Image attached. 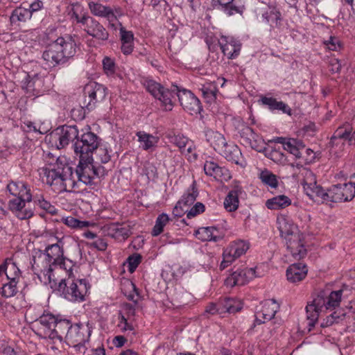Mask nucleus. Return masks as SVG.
Wrapping results in <instances>:
<instances>
[{
    "instance_id": "obj_1",
    "label": "nucleus",
    "mask_w": 355,
    "mask_h": 355,
    "mask_svg": "<svg viewBox=\"0 0 355 355\" xmlns=\"http://www.w3.org/2000/svg\"><path fill=\"white\" fill-rule=\"evenodd\" d=\"M31 263L35 274L42 273L49 281H51L52 272L57 267L66 270L69 276L72 273V261L64 257L63 249L58 243L48 245L44 252H36Z\"/></svg>"
},
{
    "instance_id": "obj_2",
    "label": "nucleus",
    "mask_w": 355,
    "mask_h": 355,
    "mask_svg": "<svg viewBox=\"0 0 355 355\" xmlns=\"http://www.w3.org/2000/svg\"><path fill=\"white\" fill-rule=\"evenodd\" d=\"M76 53V44L71 37H60L49 44L42 58L50 67H55L67 62Z\"/></svg>"
},
{
    "instance_id": "obj_3",
    "label": "nucleus",
    "mask_w": 355,
    "mask_h": 355,
    "mask_svg": "<svg viewBox=\"0 0 355 355\" xmlns=\"http://www.w3.org/2000/svg\"><path fill=\"white\" fill-rule=\"evenodd\" d=\"M347 290V287L344 286L340 290L331 292L328 296H326L324 292H321L307 304L306 311L309 320L308 325L310 327L309 330H311V327L315 326L321 313L340 305L343 293Z\"/></svg>"
},
{
    "instance_id": "obj_4",
    "label": "nucleus",
    "mask_w": 355,
    "mask_h": 355,
    "mask_svg": "<svg viewBox=\"0 0 355 355\" xmlns=\"http://www.w3.org/2000/svg\"><path fill=\"white\" fill-rule=\"evenodd\" d=\"M42 180L46 184L58 186L61 190H67V187H74L76 182L72 180V168L68 164L57 162L49 168H42Z\"/></svg>"
},
{
    "instance_id": "obj_5",
    "label": "nucleus",
    "mask_w": 355,
    "mask_h": 355,
    "mask_svg": "<svg viewBox=\"0 0 355 355\" xmlns=\"http://www.w3.org/2000/svg\"><path fill=\"white\" fill-rule=\"evenodd\" d=\"M98 146V137L92 132L83 134L74 143V151L79 158H92L93 152Z\"/></svg>"
},
{
    "instance_id": "obj_6",
    "label": "nucleus",
    "mask_w": 355,
    "mask_h": 355,
    "mask_svg": "<svg viewBox=\"0 0 355 355\" xmlns=\"http://www.w3.org/2000/svg\"><path fill=\"white\" fill-rule=\"evenodd\" d=\"M146 89L162 103L166 110H172L173 100L175 98V87L170 90L165 89L162 85L154 80H149L146 83Z\"/></svg>"
},
{
    "instance_id": "obj_7",
    "label": "nucleus",
    "mask_w": 355,
    "mask_h": 355,
    "mask_svg": "<svg viewBox=\"0 0 355 355\" xmlns=\"http://www.w3.org/2000/svg\"><path fill=\"white\" fill-rule=\"evenodd\" d=\"M308 196L315 201L322 200L328 202V191L326 192L315 181L313 173L309 170L304 171V178L302 182Z\"/></svg>"
},
{
    "instance_id": "obj_8",
    "label": "nucleus",
    "mask_w": 355,
    "mask_h": 355,
    "mask_svg": "<svg viewBox=\"0 0 355 355\" xmlns=\"http://www.w3.org/2000/svg\"><path fill=\"white\" fill-rule=\"evenodd\" d=\"M85 101L83 107L91 110L94 108L97 102L103 101L106 95V88L97 83H92L84 88Z\"/></svg>"
},
{
    "instance_id": "obj_9",
    "label": "nucleus",
    "mask_w": 355,
    "mask_h": 355,
    "mask_svg": "<svg viewBox=\"0 0 355 355\" xmlns=\"http://www.w3.org/2000/svg\"><path fill=\"white\" fill-rule=\"evenodd\" d=\"M177 96L183 109L190 114L200 113L201 105L199 99L190 91L183 89L180 91L175 86V97Z\"/></svg>"
},
{
    "instance_id": "obj_10",
    "label": "nucleus",
    "mask_w": 355,
    "mask_h": 355,
    "mask_svg": "<svg viewBox=\"0 0 355 355\" xmlns=\"http://www.w3.org/2000/svg\"><path fill=\"white\" fill-rule=\"evenodd\" d=\"M304 240V236L301 233L290 236L286 241L287 252L295 260H300L304 258L307 254Z\"/></svg>"
},
{
    "instance_id": "obj_11",
    "label": "nucleus",
    "mask_w": 355,
    "mask_h": 355,
    "mask_svg": "<svg viewBox=\"0 0 355 355\" xmlns=\"http://www.w3.org/2000/svg\"><path fill=\"white\" fill-rule=\"evenodd\" d=\"M249 248L248 244L243 241H238L234 242L228 248H227L223 254V260L220 263V268L225 269L232 263L236 258L245 253Z\"/></svg>"
},
{
    "instance_id": "obj_12",
    "label": "nucleus",
    "mask_w": 355,
    "mask_h": 355,
    "mask_svg": "<svg viewBox=\"0 0 355 355\" xmlns=\"http://www.w3.org/2000/svg\"><path fill=\"white\" fill-rule=\"evenodd\" d=\"M89 336L90 331L87 327L76 324L71 328L66 340L69 344L80 351L85 347V343L89 340Z\"/></svg>"
},
{
    "instance_id": "obj_13",
    "label": "nucleus",
    "mask_w": 355,
    "mask_h": 355,
    "mask_svg": "<svg viewBox=\"0 0 355 355\" xmlns=\"http://www.w3.org/2000/svg\"><path fill=\"white\" fill-rule=\"evenodd\" d=\"M78 130L74 125H64L58 128L56 132L51 135V137L58 141L56 146L61 149L67 146L70 141H74L78 138Z\"/></svg>"
},
{
    "instance_id": "obj_14",
    "label": "nucleus",
    "mask_w": 355,
    "mask_h": 355,
    "mask_svg": "<svg viewBox=\"0 0 355 355\" xmlns=\"http://www.w3.org/2000/svg\"><path fill=\"white\" fill-rule=\"evenodd\" d=\"M92 161L93 158H80L78 165L76 169L78 181L86 185L92 184L94 179Z\"/></svg>"
},
{
    "instance_id": "obj_15",
    "label": "nucleus",
    "mask_w": 355,
    "mask_h": 355,
    "mask_svg": "<svg viewBox=\"0 0 355 355\" xmlns=\"http://www.w3.org/2000/svg\"><path fill=\"white\" fill-rule=\"evenodd\" d=\"M80 23L85 25V31L93 37L98 40H107L109 33L107 30L98 21L89 17H83Z\"/></svg>"
},
{
    "instance_id": "obj_16",
    "label": "nucleus",
    "mask_w": 355,
    "mask_h": 355,
    "mask_svg": "<svg viewBox=\"0 0 355 355\" xmlns=\"http://www.w3.org/2000/svg\"><path fill=\"white\" fill-rule=\"evenodd\" d=\"M352 128L349 123L338 127L331 137L329 145L331 148L338 146L341 147L344 145V141L348 140L351 142L352 139H355V131L352 133Z\"/></svg>"
},
{
    "instance_id": "obj_17",
    "label": "nucleus",
    "mask_w": 355,
    "mask_h": 355,
    "mask_svg": "<svg viewBox=\"0 0 355 355\" xmlns=\"http://www.w3.org/2000/svg\"><path fill=\"white\" fill-rule=\"evenodd\" d=\"M239 134L246 145H248L252 149L258 152L262 151L263 145V140L254 132L252 128L243 125L239 130Z\"/></svg>"
},
{
    "instance_id": "obj_18",
    "label": "nucleus",
    "mask_w": 355,
    "mask_h": 355,
    "mask_svg": "<svg viewBox=\"0 0 355 355\" xmlns=\"http://www.w3.org/2000/svg\"><path fill=\"white\" fill-rule=\"evenodd\" d=\"M261 15L262 21L269 25L270 29L280 28L283 19L276 7L268 6L261 9Z\"/></svg>"
},
{
    "instance_id": "obj_19",
    "label": "nucleus",
    "mask_w": 355,
    "mask_h": 355,
    "mask_svg": "<svg viewBox=\"0 0 355 355\" xmlns=\"http://www.w3.org/2000/svg\"><path fill=\"white\" fill-rule=\"evenodd\" d=\"M254 272L255 271L252 268L245 270L238 269L225 279V284L230 287L244 285L250 279L254 277Z\"/></svg>"
},
{
    "instance_id": "obj_20",
    "label": "nucleus",
    "mask_w": 355,
    "mask_h": 355,
    "mask_svg": "<svg viewBox=\"0 0 355 355\" xmlns=\"http://www.w3.org/2000/svg\"><path fill=\"white\" fill-rule=\"evenodd\" d=\"M67 287V295L70 300L83 301L86 295L89 286H88L86 280L78 279L76 282L72 281Z\"/></svg>"
},
{
    "instance_id": "obj_21",
    "label": "nucleus",
    "mask_w": 355,
    "mask_h": 355,
    "mask_svg": "<svg viewBox=\"0 0 355 355\" xmlns=\"http://www.w3.org/2000/svg\"><path fill=\"white\" fill-rule=\"evenodd\" d=\"M279 309V304L273 299L263 302L261 311L256 315V321L259 324L264 323L272 319Z\"/></svg>"
},
{
    "instance_id": "obj_22",
    "label": "nucleus",
    "mask_w": 355,
    "mask_h": 355,
    "mask_svg": "<svg viewBox=\"0 0 355 355\" xmlns=\"http://www.w3.org/2000/svg\"><path fill=\"white\" fill-rule=\"evenodd\" d=\"M26 202H28L25 198L17 197L10 200L8 203L9 209L20 220H25L31 218L33 212L31 209L26 208Z\"/></svg>"
},
{
    "instance_id": "obj_23",
    "label": "nucleus",
    "mask_w": 355,
    "mask_h": 355,
    "mask_svg": "<svg viewBox=\"0 0 355 355\" xmlns=\"http://www.w3.org/2000/svg\"><path fill=\"white\" fill-rule=\"evenodd\" d=\"M204 171L206 175L214 177L219 181H227L231 175L228 169L220 167L213 161H206L204 164Z\"/></svg>"
},
{
    "instance_id": "obj_24",
    "label": "nucleus",
    "mask_w": 355,
    "mask_h": 355,
    "mask_svg": "<svg viewBox=\"0 0 355 355\" xmlns=\"http://www.w3.org/2000/svg\"><path fill=\"white\" fill-rule=\"evenodd\" d=\"M277 223L281 236L284 238L286 241L290 236L301 234L298 230L297 227L291 221V220L284 216L277 217Z\"/></svg>"
},
{
    "instance_id": "obj_25",
    "label": "nucleus",
    "mask_w": 355,
    "mask_h": 355,
    "mask_svg": "<svg viewBox=\"0 0 355 355\" xmlns=\"http://www.w3.org/2000/svg\"><path fill=\"white\" fill-rule=\"evenodd\" d=\"M308 272L307 266L302 263L291 264L286 270L287 279L292 283H296L305 278Z\"/></svg>"
},
{
    "instance_id": "obj_26",
    "label": "nucleus",
    "mask_w": 355,
    "mask_h": 355,
    "mask_svg": "<svg viewBox=\"0 0 355 355\" xmlns=\"http://www.w3.org/2000/svg\"><path fill=\"white\" fill-rule=\"evenodd\" d=\"M227 160L235 163L236 164L243 166L242 162V154L238 146L234 144H227L225 145L224 148L218 152Z\"/></svg>"
},
{
    "instance_id": "obj_27",
    "label": "nucleus",
    "mask_w": 355,
    "mask_h": 355,
    "mask_svg": "<svg viewBox=\"0 0 355 355\" xmlns=\"http://www.w3.org/2000/svg\"><path fill=\"white\" fill-rule=\"evenodd\" d=\"M8 192L16 197L25 198L28 202L32 200V195L26 184L20 181H10L7 185Z\"/></svg>"
},
{
    "instance_id": "obj_28",
    "label": "nucleus",
    "mask_w": 355,
    "mask_h": 355,
    "mask_svg": "<svg viewBox=\"0 0 355 355\" xmlns=\"http://www.w3.org/2000/svg\"><path fill=\"white\" fill-rule=\"evenodd\" d=\"M223 39L225 43L220 42V46L224 55H227L229 59L236 58L240 53L241 44L232 37H223Z\"/></svg>"
},
{
    "instance_id": "obj_29",
    "label": "nucleus",
    "mask_w": 355,
    "mask_h": 355,
    "mask_svg": "<svg viewBox=\"0 0 355 355\" xmlns=\"http://www.w3.org/2000/svg\"><path fill=\"white\" fill-rule=\"evenodd\" d=\"M73 326L68 320H58L56 319L53 332L49 334V338L50 339L58 338L60 340H62L64 336L67 338V334L69 333Z\"/></svg>"
},
{
    "instance_id": "obj_30",
    "label": "nucleus",
    "mask_w": 355,
    "mask_h": 355,
    "mask_svg": "<svg viewBox=\"0 0 355 355\" xmlns=\"http://www.w3.org/2000/svg\"><path fill=\"white\" fill-rule=\"evenodd\" d=\"M206 140L214 148L216 151L219 152L221 148H224L227 144L226 139L221 133L208 129L205 131Z\"/></svg>"
},
{
    "instance_id": "obj_31",
    "label": "nucleus",
    "mask_w": 355,
    "mask_h": 355,
    "mask_svg": "<svg viewBox=\"0 0 355 355\" xmlns=\"http://www.w3.org/2000/svg\"><path fill=\"white\" fill-rule=\"evenodd\" d=\"M284 150L298 159L301 158L302 154L304 151H306L307 153L309 152L313 153L311 149L305 148V146L302 141L292 138H289L286 141Z\"/></svg>"
},
{
    "instance_id": "obj_32",
    "label": "nucleus",
    "mask_w": 355,
    "mask_h": 355,
    "mask_svg": "<svg viewBox=\"0 0 355 355\" xmlns=\"http://www.w3.org/2000/svg\"><path fill=\"white\" fill-rule=\"evenodd\" d=\"M35 320L40 322L41 325L40 329L43 332L44 337L49 338V334H51L54 328V324L56 320L55 316L51 313L43 314Z\"/></svg>"
},
{
    "instance_id": "obj_33",
    "label": "nucleus",
    "mask_w": 355,
    "mask_h": 355,
    "mask_svg": "<svg viewBox=\"0 0 355 355\" xmlns=\"http://www.w3.org/2000/svg\"><path fill=\"white\" fill-rule=\"evenodd\" d=\"M136 135L140 143V146L145 150H149L156 146L159 138L144 131L137 132Z\"/></svg>"
},
{
    "instance_id": "obj_34",
    "label": "nucleus",
    "mask_w": 355,
    "mask_h": 355,
    "mask_svg": "<svg viewBox=\"0 0 355 355\" xmlns=\"http://www.w3.org/2000/svg\"><path fill=\"white\" fill-rule=\"evenodd\" d=\"M216 232H218V230L215 227H202L196 231V235L202 241H213L216 242L222 239L223 236L216 234Z\"/></svg>"
},
{
    "instance_id": "obj_35",
    "label": "nucleus",
    "mask_w": 355,
    "mask_h": 355,
    "mask_svg": "<svg viewBox=\"0 0 355 355\" xmlns=\"http://www.w3.org/2000/svg\"><path fill=\"white\" fill-rule=\"evenodd\" d=\"M88 6L91 12L94 15L108 19L114 17L113 10L109 6H105L93 1L89 2Z\"/></svg>"
},
{
    "instance_id": "obj_36",
    "label": "nucleus",
    "mask_w": 355,
    "mask_h": 355,
    "mask_svg": "<svg viewBox=\"0 0 355 355\" xmlns=\"http://www.w3.org/2000/svg\"><path fill=\"white\" fill-rule=\"evenodd\" d=\"M291 204V199L284 195H279L268 199L266 202V207L270 209H279L287 207Z\"/></svg>"
},
{
    "instance_id": "obj_37",
    "label": "nucleus",
    "mask_w": 355,
    "mask_h": 355,
    "mask_svg": "<svg viewBox=\"0 0 355 355\" xmlns=\"http://www.w3.org/2000/svg\"><path fill=\"white\" fill-rule=\"evenodd\" d=\"M262 104L268 105L270 110H281L284 113L291 114V110L288 105L282 101H277L275 98L272 97H262L261 99Z\"/></svg>"
},
{
    "instance_id": "obj_38",
    "label": "nucleus",
    "mask_w": 355,
    "mask_h": 355,
    "mask_svg": "<svg viewBox=\"0 0 355 355\" xmlns=\"http://www.w3.org/2000/svg\"><path fill=\"white\" fill-rule=\"evenodd\" d=\"M241 189L236 187L234 190L230 191L224 200V207L228 211H234L239 207V193Z\"/></svg>"
},
{
    "instance_id": "obj_39",
    "label": "nucleus",
    "mask_w": 355,
    "mask_h": 355,
    "mask_svg": "<svg viewBox=\"0 0 355 355\" xmlns=\"http://www.w3.org/2000/svg\"><path fill=\"white\" fill-rule=\"evenodd\" d=\"M198 196V191L196 187V183L194 181L187 189V192L182 196V198L178 201V205L190 206L196 201Z\"/></svg>"
},
{
    "instance_id": "obj_40",
    "label": "nucleus",
    "mask_w": 355,
    "mask_h": 355,
    "mask_svg": "<svg viewBox=\"0 0 355 355\" xmlns=\"http://www.w3.org/2000/svg\"><path fill=\"white\" fill-rule=\"evenodd\" d=\"M112 237L117 239H125L132 234V230L129 225H113L110 227Z\"/></svg>"
},
{
    "instance_id": "obj_41",
    "label": "nucleus",
    "mask_w": 355,
    "mask_h": 355,
    "mask_svg": "<svg viewBox=\"0 0 355 355\" xmlns=\"http://www.w3.org/2000/svg\"><path fill=\"white\" fill-rule=\"evenodd\" d=\"M1 272H4L7 277V279H19L20 270L16 264L12 260H6L5 263L0 266Z\"/></svg>"
},
{
    "instance_id": "obj_42",
    "label": "nucleus",
    "mask_w": 355,
    "mask_h": 355,
    "mask_svg": "<svg viewBox=\"0 0 355 355\" xmlns=\"http://www.w3.org/2000/svg\"><path fill=\"white\" fill-rule=\"evenodd\" d=\"M19 279L14 278L8 279V282L4 283L1 288V295L6 298L15 296L18 291L17 284L19 283Z\"/></svg>"
},
{
    "instance_id": "obj_43",
    "label": "nucleus",
    "mask_w": 355,
    "mask_h": 355,
    "mask_svg": "<svg viewBox=\"0 0 355 355\" xmlns=\"http://www.w3.org/2000/svg\"><path fill=\"white\" fill-rule=\"evenodd\" d=\"M31 17V11L24 8H17L15 9L10 16V21L15 24L19 21L24 22Z\"/></svg>"
},
{
    "instance_id": "obj_44",
    "label": "nucleus",
    "mask_w": 355,
    "mask_h": 355,
    "mask_svg": "<svg viewBox=\"0 0 355 355\" xmlns=\"http://www.w3.org/2000/svg\"><path fill=\"white\" fill-rule=\"evenodd\" d=\"M223 313H236L241 309L240 303L234 299L227 298L220 303Z\"/></svg>"
},
{
    "instance_id": "obj_45",
    "label": "nucleus",
    "mask_w": 355,
    "mask_h": 355,
    "mask_svg": "<svg viewBox=\"0 0 355 355\" xmlns=\"http://www.w3.org/2000/svg\"><path fill=\"white\" fill-rule=\"evenodd\" d=\"M259 178L263 184L271 188L275 189L278 186L277 176L268 170L262 171L259 174Z\"/></svg>"
},
{
    "instance_id": "obj_46",
    "label": "nucleus",
    "mask_w": 355,
    "mask_h": 355,
    "mask_svg": "<svg viewBox=\"0 0 355 355\" xmlns=\"http://www.w3.org/2000/svg\"><path fill=\"white\" fill-rule=\"evenodd\" d=\"M343 193H342V191L340 189V184L333 185L328 190V202H344Z\"/></svg>"
},
{
    "instance_id": "obj_47",
    "label": "nucleus",
    "mask_w": 355,
    "mask_h": 355,
    "mask_svg": "<svg viewBox=\"0 0 355 355\" xmlns=\"http://www.w3.org/2000/svg\"><path fill=\"white\" fill-rule=\"evenodd\" d=\"M170 142L178 147L181 153H185V148L189 144V139L182 135H173L169 137Z\"/></svg>"
},
{
    "instance_id": "obj_48",
    "label": "nucleus",
    "mask_w": 355,
    "mask_h": 355,
    "mask_svg": "<svg viewBox=\"0 0 355 355\" xmlns=\"http://www.w3.org/2000/svg\"><path fill=\"white\" fill-rule=\"evenodd\" d=\"M169 218L167 214H162L159 215L155 221V225L152 231V235L158 236L163 231L164 227L168 222Z\"/></svg>"
},
{
    "instance_id": "obj_49",
    "label": "nucleus",
    "mask_w": 355,
    "mask_h": 355,
    "mask_svg": "<svg viewBox=\"0 0 355 355\" xmlns=\"http://www.w3.org/2000/svg\"><path fill=\"white\" fill-rule=\"evenodd\" d=\"M340 186L345 198L344 202L352 200L355 196V182L340 184Z\"/></svg>"
},
{
    "instance_id": "obj_50",
    "label": "nucleus",
    "mask_w": 355,
    "mask_h": 355,
    "mask_svg": "<svg viewBox=\"0 0 355 355\" xmlns=\"http://www.w3.org/2000/svg\"><path fill=\"white\" fill-rule=\"evenodd\" d=\"M201 91L204 97L209 101H214L216 98L218 89L214 84L207 83L203 85Z\"/></svg>"
},
{
    "instance_id": "obj_51",
    "label": "nucleus",
    "mask_w": 355,
    "mask_h": 355,
    "mask_svg": "<svg viewBox=\"0 0 355 355\" xmlns=\"http://www.w3.org/2000/svg\"><path fill=\"white\" fill-rule=\"evenodd\" d=\"M141 260V256L139 254H134L129 256L127 261L128 263V270L130 272H133L140 263Z\"/></svg>"
},
{
    "instance_id": "obj_52",
    "label": "nucleus",
    "mask_w": 355,
    "mask_h": 355,
    "mask_svg": "<svg viewBox=\"0 0 355 355\" xmlns=\"http://www.w3.org/2000/svg\"><path fill=\"white\" fill-rule=\"evenodd\" d=\"M112 150L107 146L101 147L98 150V157H99L101 163L107 164L111 159Z\"/></svg>"
},
{
    "instance_id": "obj_53",
    "label": "nucleus",
    "mask_w": 355,
    "mask_h": 355,
    "mask_svg": "<svg viewBox=\"0 0 355 355\" xmlns=\"http://www.w3.org/2000/svg\"><path fill=\"white\" fill-rule=\"evenodd\" d=\"M205 205L201 202H197L195 204L193 207H192L190 210L186 211L187 217L188 218H191L205 211Z\"/></svg>"
},
{
    "instance_id": "obj_54",
    "label": "nucleus",
    "mask_w": 355,
    "mask_h": 355,
    "mask_svg": "<svg viewBox=\"0 0 355 355\" xmlns=\"http://www.w3.org/2000/svg\"><path fill=\"white\" fill-rule=\"evenodd\" d=\"M270 159L275 162L282 163L286 161V157L282 152L277 149H272L270 153Z\"/></svg>"
},
{
    "instance_id": "obj_55",
    "label": "nucleus",
    "mask_w": 355,
    "mask_h": 355,
    "mask_svg": "<svg viewBox=\"0 0 355 355\" xmlns=\"http://www.w3.org/2000/svg\"><path fill=\"white\" fill-rule=\"evenodd\" d=\"M121 42H133L134 35L132 31H126L123 27L120 28Z\"/></svg>"
},
{
    "instance_id": "obj_56",
    "label": "nucleus",
    "mask_w": 355,
    "mask_h": 355,
    "mask_svg": "<svg viewBox=\"0 0 355 355\" xmlns=\"http://www.w3.org/2000/svg\"><path fill=\"white\" fill-rule=\"evenodd\" d=\"M103 65L105 71L111 73L114 72V62L111 58L105 57L103 60Z\"/></svg>"
},
{
    "instance_id": "obj_57",
    "label": "nucleus",
    "mask_w": 355,
    "mask_h": 355,
    "mask_svg": "<svg viewBox=\"0 0 355 355\" xmlns=\"http://www.w3.org/2000/svg\"><path fill=\"white\" fill-rule=\"evenodd\" d=\"M205 313H210L211 315L216 313H222L223 310H221L220 304H216L214 303H211L206 307Z\"/></svg>"
},
{
    "instance_id": "obj_58",
    "label": "nucleus",
    "mask_w": 355,
    "mask_h": 355,
    "mask_svg": "<svg viewBox=\"0 0 355 355\" xmlns=\"http://www.w3.org/2000/svg\"><path fill=\"white\" fill-rule=\"evenodd\" d=\"M330 70L333 73H338L340 71L342 64L338 59L331 58L329 62Z\"/></svg>"
},
{
    "instance_id": "obj_59",
    "label": "nucleus",
    "mask_w": 355,
    "mask_h": 355,
    "mask_svg": "<svg viewBox=\"0 0 355 355\" xmlns=\"http://www.w3.org/2000/svg\"><path fill=\"white\" fill-rule=\"evenodd\" d=\"M92 246L96 248L98 250L104 251L106 250L107 244L103 239H98L92 243Z\"/></svg>"
},
{
    "instance_id": "obj_60",
    "label": "nucleus",
    "mask_w": 355,
    "mask_h": 355,
    "mask_svg": "<svg viewBox=\"0 0 355 355\" xmlns=\"http://www.w3.org/2000/svg\"><path fill=\"white\" fill-rule=\"evenodd\" d=\"M123 310L124 311V314H125L128 318L134 316L135 314V308L133 304L129 303L123 304Z\"/></svg>"
},
{
    "instance_id": "obj_61",
    "label": "nucleus",
    "mask_w": 355,
    "mask_h": 355,
    "mask_svg": "<svg viewBox=\"0 0 355 355\" xmlns=\"http://www.w3.org/2000/svg\"><path fill=\"white\" fill-rule=\"evenodd\" d=\"M107 174V170L104 166H94V178H101L104 177Z\"/></svg>"
},
{
    "instance_id": "obj_62",
    "label": "nucleus",
    "mask_w": 355,
    "mask_h": 355,
    "mask_svg": "<svg viewBox=\"0 0 355 355\" xmlns=\"http://www.w3.org/2000/svg\"><path fill=\"white\" fill-rule=\"evenodd\" d=\"M62 222L69 227L76 228V223H78V219L75 218L72 216H67L66 218H62Z\"/></svg>"
},
{
    "instance_id": "obj_63",
    "label": "nucleus",
    "mask_w": 355,
    "mask_h": 355,
    "mask_svg": "<svg viewBox=\"0 0 355 355\" xmlns=\"http://www.w3.org/2000/svg\"><path fill=\"white\" fill-rule=\"evenodd\" d=\"M133 50V42H121V51L124 54L128 55Z\"/></svg>"
},
{
    "instance_id": "obj_64",
    "label": "nucleus",
    "mask_w": 355,
    "mask_h": 355,
    "mask_svg": "<svg viewBox=\"0 0 355 355\" xmlns=\"http://www.w3.org/2000/svg\"><path fill=\"white\" fill-rule=\"evenodd\" d=\"M223 10H224L225 12H226L228 15H234V13H238L239 12V9L238 8V7L235 6L232 3H230V5L224 7L223 8Z\"/></svg>"
}]
</instances>
